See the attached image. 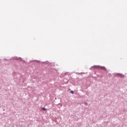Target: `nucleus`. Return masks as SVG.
Instances as JSON below:
<instances>
[{
  "mask_svg": "<svg viewBox=\"0 0 127 127\" xmlns=\"http://www.w3.org/2000/svg\"><path fill=\"white\" fill-rule=\"evenodd\" d=\"M42 110H43V111H46V109H45V108H42Z\"/></svg>",
  "mask_w": 127,
  "mask_h": 127,
  "instance_id": "1",
  "label": "nucleus"
},
{
  "mask_svg": "<svg viewBox=\"0 0 127 127\" xmlns=\"http://www.w3.org/2000/svg\"><path fill=\"white\" fill-rule=\"evenodd\" d=\"M70 93H71V94H73V91H72L70 92Z\"/></svg>",
  "mask_w": 127,
  "mask_h": 127,
  "instance_id": "2",
  "label": "nucleus"
}]
</instances>
